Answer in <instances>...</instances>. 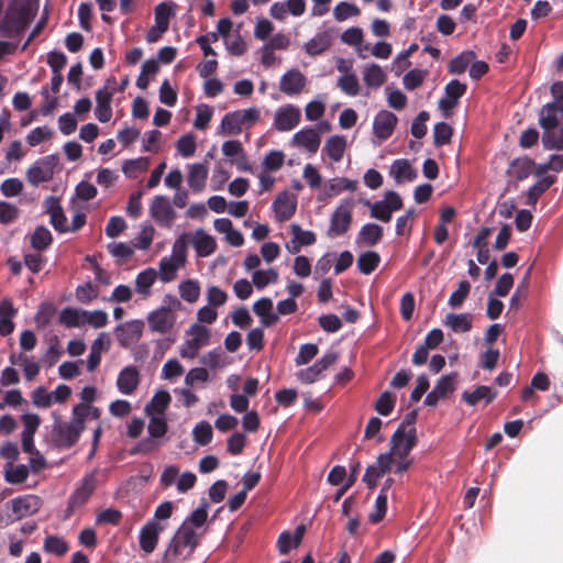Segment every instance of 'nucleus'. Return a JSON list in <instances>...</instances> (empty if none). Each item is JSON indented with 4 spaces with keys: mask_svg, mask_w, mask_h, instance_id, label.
<instances>
[{
    "mask_svg": "<svg viewBox=\"0 0 563 563\" xmlns=\"http://www.w3.org/2000/svg\"><path fill=\"white\" fill-rule=\"evenodd\" d=\"M209 504L201 499L199 506L183 521L165 551L166 563L188 560L199 545L208 521Z\"/></svg>",
    "mask_w": 563,
    "mask_h": 563,
    "instance_id": "f257e3e1",
    "label": "nucleus"
},
{
    "mask_svg": "<svg viewBox=\"0 0 563 563\" xmlns=\"http://www.w3.org/2000/svg\"><path fill=\"white\" fill-rule=\"evenodd\" d=\"M539 124L543 131L545 150H563V103H545L539 111Z\"/></svg>",
    "mask_w": 563,
    "mask_h": 563,
    "instance_id": "f03ea898",
    "label": "nucleus"
},
{
    "mask_svg": "<svg viewBox=\"0 0 563 563\" xmlns=\"http://www.w3.org/2000/svg\"><path fill=\"white\" fill-rule=\"evenodd\" d=\"M89 413L97 418L99 416V410L80 404L74 408L73 418L69 422L56 419L53 426V438L55 443L60 448L73 446L78 441L80 433L85 429V417Z\"/></svg>",
    "mask_w": 563,
    "mask_h": 563,
    "instance_id": "7ed1b4c3",
    "label": "nucleus"
},
{
    "mask_svg": "<svg viewBox=\"0 0 563 563\" xmlns=\"http://www.w3.org/2000/svg\"><path fill=\"white\" fill-rule=\"evenodd\" d=\"M180 306L181 303L177 297L166 295L163 305L147 316L150 330L161 334L168 333L176 322V311Z\"/></svg>",
    "mask_w": 563,
    "mask_h": 563,
    "instance_id": "20e7f679",
    "label": "nucleus"
},
{
    "mask_svg": "<svg viewBox=\"0 0 563 563\" xmlns=\"http://www.w3.org/2000/svg\"><path fill=\"white\" fill-rule=\"evenodd\" d=\"M187 256V244L184 238H178L174 242L172 254L164 256L159 261L158 277L163 283H169L176 278L177 271L185 266Z\"/></svg>",
    "mask_w": 563,
    "mask_h": 563,
    "instance_id": "39448f33",
    "label": "nucleus"
},
{
    "mask_svg": "<svg viewBox=\"0 0 563 563\" xmlns=\"http://www.w3.org/2000/svg\"><path fill=\"white\" fill-rule=\"evenodd\" d=\"M30 21V9L26 5L14 3L7 9L4 18L0 23L1 35L16 36L24 31Z\"/></svg>",
    "mask_w": 563,
    "mask_h": 563,
    "instance_id": "423d86ee",
    "label": "nucleus"
},
{
    "mask_svg": "<svg viewBox=\"0 0 563 563\" xmlns=\"http://www.w3.org/2000/svg\"><path fill=\"white\" fill-rule=\"evenodd\" d=\"M260 119V111L256 108L236 110L227 113L221 121V129L228 135H235L244 128H250Z\"/></svg>",
    "mask_w": 563,
    "mask_h": 563,
    "instance_id": "0eeeda50",
    "label": "nucleus"
},
{
    "mask_svg": "<svg viewBox=\"0 0 563 563\" xmlns=\"http://www.w3.org/2000/svg\"><path fill=\"white\" fill-rule=\"evenodd\" d=\"M354 206V200L346 198L335 208L330 218V225L327 232L329 238H338L347 232L352 223Z\"/></svg>",
    "mask_w": 563,
    "mask_h": 563,
    "instance_id": "6e6552de",
    "label": "nucleus"
},
{
    "mask_svg": "<svg viewBox=\"0 0 563 563\" xmlns=\"http://www.w3.org/2000/svg\"><path fill=\"white\" fill-rule=\"evenodd\" d=\"M187 338L179 349L183 358H194L199 350L209 343L210 331L206 327L195 323L186 333Z\"/></svg>",
    "mask_w": 563,
    "mask_h": 563,
    "instance_id": "1a4fd4ad",
    "label": "nucleus"
},
{
    "mask_svg": "<svg viewBox=\"0 0 563 563\" xmlns=\"http://www.w3.org/2000/svg\"><path fill=\"white\" fill-rule=\"evenodd\" d=\"M57 165V155H47L36 159L26 170L27 181L33 186L49 181L55 174Z\"/></svg>",
    "mask_w": 563,
    "mask_h": 563,
    "instance_id": "9d476101",
    "label": "nucleus"
},
{
    "mask_svg": "<svg viewBox=\"0 0 563 563\" xmlns=\"http://www.w3.org/2000/svg\"><path fill=\"white\" fill-rule=\"evenodd\" d=\"M416 429L409 428L404 429V426H399L390 439L391 448L388 453L391 454V459L408 456L410 451L416 445Z\"/></svg>",
    "mask_w": 563,
    "mask_h": 563,
    "instance_id": "9b49d317",
    "label": "nucleus"
},
{
    "mask_svg": "<svg viewBox=\"0 0 563 563\" xmlns=\"http://www.w3.org/2000/svg\"><path fill=\"white\" fill-rule=\"evenodd\" d=\"M150 216L158 225L169 228L176 218V211L168 197L157 195L150 205Z\"/></svg>",
    "mask_w": 563,
    "mask_h": 563,
    "instance_id": "f8f14e48",
    "label": "nucleus"
},
{
    "mask_svg": "<svg viewBox=\"0 0 563 563\" xmlns=\"http://www.w3.org/2000/svg\"><path fill=\"white\" fill-rule=\"evenodd\" d=\"M301 120V111L294 104L279 107L274 115V128L279 132H287L296 128Z\"/></svg>",
    "mask_w": 563,
    "mask_h": 563,
    "instance_id": "ddd939ff",
    "label": "nucleus"
},
{
    "mask_svg": "<svg viewBox=\"0 0 563 563\" xmlns=\"http://www.w3.org/2000/svg\"><path fill=\"white\" fill-rule=\"evenodd\" d=\"M96 487V477L95 475L88 474L86 475L81 484L76 488V490L71 494L68 500V507H67V517L70 516V514L78 507L85 505L90 496L92 495Z\"/></svg>",
    "mask_w": 563,
    "mask_h": 563,
    "instance_id": "4468645a",
    "label": "nucleus"
},
{
    "mask_svg": "<svg viewBox=\"0 0 563 563\" xmlns=\"http://www.w3.org/2000/svg\"><path fill=\"white\" fill-rule=\"evenodd\" d=\"M393 463L394 459H391L390 453H382L377 456L375 463L367 466L363 481L366 483L368 488H374L377 481L386 473L390 472Z\"/></svg>",
    "mask_w": 563,
    "mask_h": 563,
    "instance_id": "2eb2a0df",
    "label": "nucleus"
},
{
    "mask_svg": "<svg viewBox=\"0 0 563 563\" xmlns=\"http://www.w3.org/2000/svg\"><path fill=\"white\" fill-rule=\"evenodd\" d=\"M291 145L305 150L309 155H314L321 144V137L313 128H303L296 132L291 139Z\"/></svg>",
    "mask_w": 563,
    "mask_h": 563,
    "instance_id": "dca6fc26",
    "label": "nucleus"
},
{
    "mask_svg": "<svg viewBox=\"0 0 563 563\" xmlns=\"http://www.w3.org/2000/svg\"><path fill=\"white\" fill-rule=\"evenodd\" d=\"M170 15V8L166 3H159L155 8V25L152 26L146 34V41L148 43L157 42L167 31Z\"/></svg>",
    "mask_w": 563,
    "mask_h": 563,
    "instance_id": "f3484780",
    "label": "nucleus"
},
{
    "mask_svg": "<svg viewBox=\"0 0 563 563\" xmlns=\"http://www.w3.org/2000/svg\"><path fill=\"white\" fill-rule=\"evenodd\" d=\"M306 84L305 75L300 70L292 68L280 77L279 90L286 96H297L305 89Z\"/></svg>",
    "mask_w": 563,
    "mask_h": 563,
    "instance_id": "a211bd4d",
    "label": "nucleus"
},
{
    "mask_svg": "<svg viewBox=\"0 0 563 563\" xmlns=\"http://www.w3.org/2000/svg\"><path fill=\"white\" fill-rule=\"evenodd\" d=\"M296 207L297 200L292 194L287 190L278 194L273 201V210L275 212L276 220L279 222L287 221L294 216Z\"/></svg>",
    "mask_w": 563,
    "mask_h": 563,
    "instance_id": "6ab92c4d",
    "label": "nucleus"
},
{
    "mask_svg": "<svg viewBox=\"0 0 563 563\" xmlns=\"http://www.w3.org/2000/svg\"><path fill=\"white\" fill-rule=\"evenodd\" d=\"M398 119L393 112L387 110L379 111L373 122L374 134L380 140L388 139L393 134Z\"/></svg>",
    "mask_w": 563,
    "mask_h": 563,
    "instance_id": "aec40b11",
    "label": "nucleus"
},
{
    "mask_svg": "<svg viewBox=\"0 0 563 563\" xmlns=\"http://www.w3.org/2000/svg\"><path fill=\"white\" fill-rule=\"evenodd\" d=\"M164 526L155 520L148 521L140 531V547L146 553H152L158 542Z\"/></svg>",
    "mask_w": 563,
    "mask_h": 563,
    "instance_id": "412c9836",
    "label": "nucleus"
},
{
    "mask_svg": "<svg viewBox=\"0 0 563 563\" xmlns=\"http://www.w3.org/2000/svg\"><path fill=\"white\" fill-rule=\"evenodd\" d=\"M140 384V372L133 366H125L118 375L117 387L123 395H132Z\"/></svg>",
    "mask_w": 563,
    "mask_h": 563,
    "instance_id": "4be33fe9",
    "label": "nucleus"
},
{
    "mask_svg": "<svg viewBox=\"0 0 563 563\" xmlns=\"http://www.w3.org/2000/svg\"><path fill=\"white\" fill-rule=\"evenodd\" d=\"M466 86L456 79L449 81L444 88V97L439 101V108L448 112L453 109L459 99L465 93Z\"/></svg>",
    "mask_w": 563,
    "mask_h": 563,
    "instance_id": "5701e85b",
    "label": "nucleus"
},
{
    "mask_svg": "<svg viewBox=\"0 0 563 563\" xmlns=\"http://www.w3.org/2000/svg\"><path fill=\"white\" fill-rule=\"evenodd\" d=\"M150 417V422L147 426V431L150 434V439L143 442V445H147L148 449H155L159 445L158 442L153 439L162 438L167 432V422L165 416L162 415H147Z\"/></svg>",
    "mask_w": 563,
    "mask_h": 563,
    "instance_id": "b1692460",
    "label": "nucleus"
},
{
    "mask_svg": "<svg viewBox=\"0 0 563 563\" xmlns=\"http://www.w3.org/2000/svg\"><path fill=\"white\" fill-rule=\"evenodd\" d=\"M306 532V527L303 525H299L294 533L289 531H283L277 539V548L280 554H287L291 549H296L300 545L303 534Z\"/></svg>",
    "mask_w": 563,
    "mask_h": 563,
    "instance_id": "393cba45",
    "label": "nucleus"
},
{
    "mask_svg": "<svg viewBox=\"0 0 563 563\" xmlns=\"http://www.w3.org/2000/svg\"><path fill=\"white\" fill-rule=\"evenodd\" d=\"M111 100L112 92L108 88L97 90L95 115L102 123L109 122L112 118Z\"/></svg>",
    "mask_w": 563,
    "mask_h": 563,
    "instance_id": "a878e982",
    "label": "nucleus"
},
{
    "mask_svg": "<svg viewBox=\"0 0 563 563\" xmlns=\"http://www.w3.org/2000/svg\"><path fill=\"white\" fill-rule=\"evenodd\" d=\"M208 167L205 164L196 163L188 165L187 183L194 192H200L206 186Z\"/></svg>",
    "mask_w": 563,
    "mask_h": 563,
    "instance_id": "bb28decb",
    "label": "nucleus"
},
{
    "mask_svg": "<svg viewBox=\"0 0 563 563\" xmlns=\"http://www.w3.org/2000/svg\"><path fill=\"white\" fill-rule=\"evenodd\" d=\"M40 508V499L36 496L27 495L12 499V511L19 519L36 512Z\"/></svg>",
    "mask_w": 563,
    "mask_h": 563,
    "instance_id": "cd10ccee",
    "label": "nucleus"
},
{
    "mask_svg": "<svg viewBox=\"0 0 563 563\" xmlns=\"http://www.w3.org/2000/svg\"><path fill=\"white\" fill-rule=\"evenodd\" d=\"M143 322L141 320H132L117 328L118 340L122 345H128L132 341H136L142 335Z\"/></svg>",
    "mask_w": 563,
    "mask_h": 563,
    "instance_id": "c85d7f7f",
    "label": "nucleus"
},
{
    "mask_svg": "<svg viewBox=\"0 0 563 563\" xmlns=\"http://www.w3.org/2000/svg\"><path fill=\"white\" fill-rule=\"evenodd\" d=\"M158 277L155 268H146L140 272L135 278V291L144 298H147L152 294V286Z\"/></svg>",
    "mask_w": 563,
    "mask_h": 563,
    "instance_id": "c756f323",
    "label": "nucleus"
},
{
    "mask_svg": "<svg viewBox=\"0 0 563 563\" xmlns=\"http://www.w3.org/2000/svg\"><path fill=\"white\" fill-rule=\"evenodd\" d=\"M387 79L384 69L375 63L367 64L363 68V81L367 88H379Z\"/></svg>",
    "mask_w": 563,
    "mask_h": 563,
    "instance_id": "7c9ffc66",
    "label": "nucleus"
},
{
    "mask_svg": "<svg viewBox=\"0 0 563 563\" xmlns=\"http://www.w3.org/2000/svg\"><path fill=\"white\" fill-rule=\"evenodd\" d=\"M346 148V139L342 135L329 137L322 148V152L333 162H340L343 158Z\"/></svg>",
    "mask_w": 563,
    "mask_h": 563,
    "instance_id": "2f4dec72",
    "label": "nucleus"
},
{
    "mask_svg": "<svg viewBox=\"0 0 563 563\" xmlns=\"http://www.w3.org/2000/svg\"><path fill=\"white\" fill-rule=\"evenodd\" d=\"M194 247L199 256L206 257L216 250L214 239L203 230H197L192 236Z\"/></svg>",
    "mask_w": 563,
    "mask_h": 563,
    "instance_id": "473e14b6",
    "label": "nucleus"
},
{
    "mask_svg": "<svg viewBox=\"0 0 563 563\" xmlns=\"http://www.w3.org/2000/svg\"><path fill=\"white\" fill-rule=\"evenodd\" d=\"M534 163L528 157H520L514 159L508 168V175L510 178L521 181L528 178L533 172Z\"/></svg>",
    "mask_w": 563,
    "mask_h": 563,
    "instance_id": "72a5a7b5",
    "label": "nucleus"
},
{
    "mask_svg": "<svg viewBox=\"0 0 563 563\" xmlns=\"http://www.w3.org/2000/svg\"><path fill=\"white\" fill-rule=\"evenodd\" d=\"M253 311L261 318L264 325L269 327L278 320V314L273 312V301L271 298L263 297L254 302Z\"/></svg>",
    "mask_w": 563,
    "mask_h": 563,
    "instance_id": "f704fd0d",
    "label": "nucleus"
},
{
    "mask_svg": "<svg viewBox=\"0 0 563 563\" xmlns=\"http://www.w3.org/2000/svg\"><path fill=\"white\" fill-rule=\"evenodd\" d=\"M45 203L46 210L51 217V223L54 227V229L59 232H65L67 230V219L58 201L54 197H49L46 199Z\"/></svg>",
    "mask_w": 563,
    "mask_h": 563,
    "instance_id": "c9c22d12",
    "label": "nucleus"
},
{
    "mask_svg": "<svg viewBox=\"0 0 563 563\" xmlns=\"http://www.w3.org/2000/svg\"><path fill=\"white\" fill-rule=\"evenodd\" d=\"M443 324L453 332L464 333L472 328V314L470 313H449L443 320Z\"/></svg>",
    "mask_w": 563,
    "mask_h": 563,
    "instance_id": "e433bc0d",
    "label": "nucleus"
},
{
    "mask_svg": "<svg viewBox=\"0 0 563 563\" xmlns=\"http://www.w3.org/2000/svg\"><path fill=\"white\" fill-rule=\"evenodd\" d=\"M497 393L485 385L478 386L474 391H464L462 394L463 400L470 406H475L481 400H484L485 404H489L495 399Z\"/></svg>",
    "mask_w": 563,
    "mask_h": 563,
    "instance_id": "4c0bfd02",
    "label": "nucleus"
},
{
    "mask_svg": "<svg viewBox=\"0 0 563 563\" xmlns=\"http://www.w3.org/2000/svg\"><path fill=\"white\" fill-rule=\"evenodd\" d=\"M390 175L397 183L412 181L417 177V172L407 159H396L391 164Z\"/></svg>",
    "mask_w": 563,
    "mask_h": 563,
    "instance_id": "58836bf2",
    "label": "nucleus"
},
{
    "mask_svg": "<svg viewBox=\"0 0 563 563\" xmlns=\"http://www.w3.org/2000/svg\"><path fill=\"white\" fill-rule=\"evenodd\" d=\"M341 40H342L343 43H345V44H347L350 46H355L357 55L361 58H366V55L364 54V51L368 49V44L362 46L363 31H362L361 27L353 26V27H350V29L345 30L342 33V35H341Z\"/></svg>",
    "mask_w": 563,
    "mask_h": 563,
    "instance_id": "ea45409f",
    "label": "nucleus"
},
{
    "mask_svg": "<svg viewBox=\"0 0 563 563\" xmlns=\"http://www.w3.org/2000/svg\"><path fill=\"white\" fill-rule=\"evenodd\" d=\"M383 236V229L375 223L364 224L357 235V243H362L368 246L376 245Z\"/></svg>",
    "mask_w": 563,
    "mask_h": 563,
    "instance_id": "a19ab883",
    "label": "nucleus"
},
{
    "mask_svg": "<svg viewBox=\"0 0 563 563\" xmlns=\"http://www.w3.org/2000/svg\"><path fill=\"white\" fill-rule=\"evenodd\" d=\"M331 45V37L328 32H319L305 44V51L311 56L319 55Z\"/></svg>",
    "mask_w": 563,
    "mask_h": 563,
    "instance_id": "79ce46f5",
    "label": "nucleus"
},
{
    "mask_svg": "<svg viewBox=\"0 0 563 563\" xmlns=\"http://www.w3.org/2000/svg\"><path fill=\"white\" fill-rule=\"evenodd\" d=\"M170 395L166 390H158L153 396L151 402L146 405V415H162L165 416V410L170 402Z\"/></svg>",
    "mask_w": 563,
    "mask_h": 563,
    "instance_id": "37998d69",
    "label": "nucleus"
},
{
    "mask_svg": "<svg viewBox=\"0 0 563 563\" xmlns=\"http://www.w3.org/2000/svg\"><path fill=\"white\" fill-rule=\"evenodd\" d=\"M68 549V543L59 536L51 534L44 539L43 550L46 553L63 556Z\"/></svg>",
    "mask_w": 563,
    "mask_h": 563,
    "instance_id": "c03bdc74",
    "label": "nucleus"
},
{
    "mask_svg": "<svg viewBox=\"0 0 563 563\" xmlns=\"http://www.w3.org/2000/svg\"><path fill=\"white\" fill-rule=\"evenodd\" d=\"M357 188V180L335 177L329 180L328 192L329 197L340 195L343 191H354Z\"/></svg>",
    "mask_w": 563,
    "mask_h": 563,
    "instance_id": "a18cd8bd",
    "label": "nucleus"
},
{
    "mask_svg": "<svg viewBox=\"0 0 563 563\" xmlns=\"http://www.w3.org/2000/svg\"><path fill=\"white\" fill-rule=\"evenodd\" d=\"M278 272L275 268L256 269L252 274V283L257 289H263L278 280Z\"/></svg>",
    "mask_w": 563,
    "mask_h": 563,
    "instance_id": "49530a36",
    "label": "nucleus"
},
{
    "mask_svg": "<svg viewBox=\"0 0 563 563\" xmlns=\"http://www.w3.org/2000/svg\"><path fill=\"white\" fill-rule=\"evenodd\" d=\"M84 309L65 308L59 313V321L67 328L84 327Z\"/></svg>",
    "mask_w": 563,
    "mask_h": 563,
    "instance_id": "de8ad7c7",
    "label": "nucleus"
},
{
    "mask_svg": "<svg viewBox=\"0 0 563 563\" xmlns=\"http://www.w3.org/2000/svg\"><path fill=\"white\" fill-rule=\"evenodd\" d=\"M52 243V234L51 231L44 227L38 225L33 234L31 235V245L36 251L41 252L46 250Z\"/></svg>",
    "mask_w": 563,
    "mask_h": 563,
    "instance_id": "09e8293b",
    "label": "nucleus"
},
{
    "mask_svg": "<svg viewBox=\"0 0 563 563\" xmlns=\"http://www.w3.org/2000/svg\"><path fill=\"white\" fill-rule=\"evenodd\" d=\"M380 262L378 253L367 251L362 253L357 258V267L361 273L368 275L376 269Z\"/></svg>",
    "mask_w": 563,
    "mask_h": 563,
    "instance_id": "8fccbe9b",
    "label": "nucleus"
},
{
    "mask_svg": "<svg viewBox=\"0 0 563 563\" xmlns=\"http://www.w3.org/2000/svg\"><path fill=\"white\" fill-rule=\"evenodd\" d=\"M180 297L189 302H196L200 296V286L197 280L187 279L178 286Z\"/></svg>",
    "mask_w": 563,
    "mask_h": 563,
    "instance_id": "3c124183",
    "label": "nucleus"
},
{
    "mask_svg": "<svg viewBox=\"0 0 563 563\" xmlns=\"http://www.w3.org/2000/svg\"><path fill=\"white\" fill-rule=\"evenodd\" d=\"M361 10L354 3L346 1L339 2L333 9V16L338 22L346 21L350 18L358 16Z\"/></svg>",
    "mask_w": 563,
    "mask_h": 563,
    "instance_id": "603ef678",
    "label": "nucleus"
},
{
    "mask_svg": "<svg viewBox=\"0 0 563 563\" xmlns=\"http://www.w3.org/2000/svg\"><path fill=\"white\" fill-rule=\"evenodd\" d=\"M155 228L150 223H144L141 227V231L135 236L133 245L137 250H147L154 239Z\"/></svg>",
    "mask_w": 563,
    "mask_h": 563,
    "instance_id": "864d4df0",
    "label": "nucleus"
},
{
    "mask_svg": "<svg viewBox=\"0 0 563 563\" xmlns=\"http://www.w3.org/2000/svg\"><path fill=\"white\" fill-rule=\"evenodd\" d=\"M554 183L553 176H547L539 179L527 194V203L536 205L539 197Z\"/></svg>",
    "mask_w": 563,
    "mask_h": 563,
    "instance_id": "5fc2aeb1",
    "label": "nucleus"
},
{
    "mask_svg": "<svg viewBox=\"0 0 563 563\" xmlns=\"http://www.w3.org/2000/svg\"><path fill=\"white\" fill-rule=\"evenodd\" d=\"M338 87L351 97H355L360 92V82L355 74H343L338 79Z\"/></svg>",
    "mask_w": 563,
    "mask_h": 563,
    "instance_id": "6e6d98bb",
    "label": "nucleus"
},
{
    "mask_svg": "<svg viewBox=\"0 0 563 563\" xmlns=\"http://www.w3.org/2000/svg\"><path fill=\"white\" fill-rule=\"evenodd\" d=\"M470 291L471 284L467 280L460 282L457 289L450 295L448 305L453 309L461 308Z\"/></svg>",
    "mask_w": 563,
    "mask_h": 563,
    "instance_id": "4d7b16f0",
    "label": "nucleus"
},
{
    "mask_svg": "<svg viewBox=\"0 0 563 563\" xmlns=\"http://www.w3.org/2000/svg\"><path fill=\"white\" fill-rule=\"evenodd\" d=\"M84 327L89 325L93 329H100L107 325L108 314L103 310L88 311L84 310Z\"/></svg>",
    "mask_w": 563,
    "mask_h": 563,
    "instance_id": "13d9d810",
    "label": "nucleus"
},
{
    "mask_svg": "<svg viewBox=\"0 0 563 563\" xmlns=\"http://www.w3.org/2000/svg\"><path fill=\"white\" fill-rule=\"evenodd\" d=\"M474 59L473 52H463L450 62L449 70L452 74H462L472 64Z\"/></svg>",
    "mask_w": 563,
    "mask_h": 563,
    "instance_id": "bf43d9fd",
    "label": "nucleus"
},
{
    "mask_svg": "<svg viewBox=\"0 0 563 563\" xmlns=\"http://www.w3.org/2000/svg\"><path fill=\"white\" fill-rule=\"evenodd\" d=\"M184 371V366L177 358H170L163 365L161 376L163 379L174 382L183 375Z\"/></svg>",
    "mask_w": 563,
    "mask_h": 563,
    "instance_id": "052dcab7",
    "label": "nucleus"
},
{
    "mask_svg": "<svg viewBox=\"0 0 563 563\" xmlns=\"http://www.w3.org/2000/svg\"><path fill=\"white\" fill-rule=\"evenodd\" d=\"M194 440L200 445H207L212 440V428L207 421L197 423L192 430Z\"/></svg>",
    "mask_w": 563,
    "mask_h": 563,
    "instance_id": "680f3d73",
    "label": "nucleus"
},
{
    "mask_svg": "<svg viewBox=\"0 0 563 563\" xmlns=\"http://www.w3.org/2000/svg\"><path fill=\"white\" fill-rule=\"evenodd\" d=\"M387 95L388 106L395 110H402L407 104L406 95L399 89H394L391 86L385 88Z\"/></svg>",
    "mask_w": 563,
    "mask_h": 563,
    "instance_id": "e2e57ef3",
    "label": "nucleus"
},
{
    "mask_svg": "<svg viewBox=\"0 0 563 563\" xmlns=\"http://www.w3.org/2000/svg\"><path fill=\"white\" fill-rule=\"evenodd\" d=\"M178 153L185 157H191L196 152V139L191 133L183 135L176 143Z\"/></svg>",
    "mask_w": 563,
    "mask_h": 563,
    "instance_id": "0e129e2a",
    "label": "nucleus"
},
{
    "mask_svg": "<svg viewBox=\"0 0 563 563\" xmlns=\"http://www.w3.org/2000/svg\"><path fill=\"white\" fill-rule=\"evenodd\" d=\"M366 205L369 207L372 218L383 222L390 221L393 212L384 201L379 200L374 203L367 201Z\"/></svg>",
    "mask_w": 563,
    "mask_h": 563,
    "instance_id": "69168bd1",
    "label": "nucleus"
},
{
    "mask_svg": "<svg viewBox=\"0 0 563 563\" xmlns=\"http://www.w3.org/2000/svg\"><path fill=\"white\" fill-rule=\"evenodd\" d=\"M285 155L282 151H271L263 159V168L265 172L278 170L284 164Z\"/></svg>",
    "mask_w": 563,
    "mask_h": 563,
    "instance_id": "338daca9",
    "label": "nucleus"
},
{
    "mask_svg": "<svg viewBox=\"0 0 563 563\" xmlns=\"http://www.w3.org/2000/svg\"><path fill=\"white\" fill-rule=\"evenodd\" d=\"M456 374H449L442 376L433 389L442 397L445 398L455 389Z\"/></svg>",
    "mask_w": 563,
    "mask_h": 563,
    "instance_id": "774afa93",
    "label": "nucleus"
}]
</instances>
